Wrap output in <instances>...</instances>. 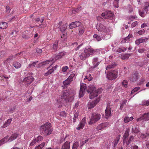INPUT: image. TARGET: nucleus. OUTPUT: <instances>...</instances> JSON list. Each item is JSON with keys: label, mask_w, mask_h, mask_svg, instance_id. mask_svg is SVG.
Wrapping results in <instances>:
<instances>
[{"label": "nucleus", "mask_w": 149, "mask_h": 149, "mask_svg": "<svg viewBox=\"0 0 149 149\" xmlns=\"http://www.w3.org/2000/svg\"><path fill=\"white\" fill-rule=\"evenodd\" d=\"M102 91L101 88L98 89L96 90L95 87L93 85L88 86L87 88V91L89 93L90 99H93L95 97H97L99 94L101 93Z\"/></svg>", "instance_id": "1"}, {"label": "nucleus", "mask_w": 149, "mask_h": 149, "mask_svg": "<svg viewBox=\"0 0 149 149\" xmlns=\"http://www.w3.org/2000/svg\"><path fill=\"white\" fill-rule=\"evenodd\" d=\"M41 131L44 134L48 135L51 134L53 130L51 124L49 122H47L40 127Z\"/></svg>", "instance_id": "2"}, {"label": "nucleus", "mask_w": 149, "mask_h": 149, "mask_svg": "<svg viewBox=\"0 0 149 149\" xmlns=\"http://www.w3.org/2000/svg\"><path fill=\"white\" fill-rule=\"evenodd\" d=\"M90 50L89 47H86L83 52H80V51L78 53L79 58L83 61L85 60L91 55Z\"/></svg>", "instance_id": "3"}, {"label": "nucleus", "mask_w": 149, "mask_h": 149, "mask_svg": "<svg viewBox=\"0 0 149 149\" xmlns=\"http://www.w3.org/2000/svg\"><path fill=\"white\" fill-rule=\"evenodd\" d=\"M67 26V24H63L60 28V31L62 33L61 35L60 40L62 42L65 41L67 38V31H66Z\"/></svg>", "instance_id": "4"}, {"label": "nucleus", "mask_w": 149, "mask_h": 149, "mask_svg": "<svg viewBox=\"0 0 149 149\" xmlns=\"http://www.w3.org/2000/svg\"><path fill=\"white\" fill-rule=\"evenodd\" d=\"M101 118V115L97 113H92L90 121L88 123L89 124H92L98 121Z\"/></svg>", "instance_id": "5"}, {"label": "nucleus", "mask_w": 149, "mask_h": 149, "mask_svg": "<svg viewBox=\"0 0 149 149\" xmlns=\"http://www.w3.org/2000/svg\"><path fill=\"white\" fill-rule=\"evenodd\" d=\"M69 91L64 90L63 92V97L66 102H72L74 99L73 97L70 95Z\"/></svg>", "instance_id": "6"}, {"label": "nucleus", "mask_w": 149, "mask_h": 149, "mask_svg": "<svg viewBox=\"0 0 149 149\" xmlns=\"http://www.w3.org/2000/svg\"><path fill=\"white\" fill-rule=\"evenodd\" d=\"M118 71L116 70H111L107 74V78L112 80L116 78L118 76Z\"/></svg>", "instance_id": "7"}, {"label": "nucleus", "mask_w": 149, "mask_h": 149, "mask_svg": "<svg viewBox=\"0 0 149 149\" xmlns=\"http://www.w3.org/2000/svg\"><path fill=\"white\" fill-rule=\"evenodd\" d=\"M96 27L98 31L102 33H107L109 31L108 28L101 23L97 24Z\"/></svg>", "instance_id": "8"}, {"label": "nucleus", "mask_w": 149, "mask_h": 149, "mask_svg": "<svg viewBox=\"0 0 149 149\" xmlns=\"http://www.w3.org/2000/svg\"><path fill=\"white\" fill-rule=\"evenodd\" d=\"M75 76V74L74 73H72L66 79L63 81V85L65 86H65L69 85L73 81L74 78Z\"/></svg>", "instance_id": "9"}, {"label": "nucleus", "mask_w": 149, "mask_h": 149, "mask_svg": "<svg viewBox=\"0 0 149 149\" xmlns=\"http://www.w3.org/2000/svg\"><path fill=\"white\" fill-rule=\"evenodd\" d=\"M100 100V97L96 98L92 102H89L88 104V109H92L94 107L96 104L98 103Z\"/></svg>", "instance_id": "10"}, {"label": "nucleus", "mask_w": 149, "mask_h": 149, "mask_svg": "<svg viewBox=\"0 0 149 149\" xmlns=\"http://www.w3.org/2000/svg\"><path fill=\"white\" fill-rule=\"evenodd\" d=\"M110 103H108L107 105L106 109L105 110V118L108 119L111 116Z\"/></svg>", "instance_id": "11"}, {"label": "nucleus", "mask_w": 149, "mask_h": 149, "mask_svg": "<svg viewBox=\"0 0 149 149\" xmlns=\"http://www.w3.org/2000/svg\"><path fill=\"white\" fill-rule=\"evenodd\" d=\"M113 14L110 11H105L102 13V16L104 19H111L113 18Z\"/></svg>", "instance_id": "12"}, {"label": "nucleus", "mask_w": 149, "mask_h": 149, "mask_svg": "<svg viewBox=\"0 0 149 149\" xmlns=\"http://www.w3.org/2000/svg\"><path fill=\"white\" fill-rule=\"evenodd\" d=\"M86 89V84H81L79 96V98L82 97L84 95L85 91Z\"/></svg>", "instance_id": "13"}, {"label": "nucleus", "mask_w": 149, "mask_h": 149, "mask_svg": "<svg viewBox=\"0 0 149 149\" xmlns=\"http://www.w3.org/2000/svg\"><path fill=\"white\" fill-rule=\"evenodd\" d=\"M136 120L137 121L141 120L146 121L149 120V111L147 113H145L140 117L137 118Z\"/></svg>", "instance_id": "14"}, {"label": "nucleus", "mask_w": 149, "mask_h": 149, "mask_svg": "<svg viewBox=\"0 0 149 149\" xmlns=\"http://www.w3.org/2000/svg\"><path fill=\"white\" fill-rule=\"evenodd\" d=\"M34 79L32 77H25L23 80V82L28 85L30 84L34 80Z\"/></svg>", "instance_id": "15"}, {"label": "nucleus", "mask_w": 149, "mask_h": 149, "mask_svg": "<svg viewBox=\"0 0 149 149\" xmlns=\"http://www.w3.org/2000/svg\"><path fill=\"white\" fill-rule=\"evenodd\" d=\"M138 72L137 71L134 72L130 77V80L132 81H136L138 79Z\"/></svg>", "instance_id": "16"}, {"label": "nucleus", "mask_w": 149, "mask_h": 149, "mask_svg": "<svg viewBox=\"0 0 149 149\" xmlns=\"http://www.w3.org/2000/svg\"><path fill=\"white\" fill-rule=\"evenodd\" d=\"M66 54V52H63L55 54L54 56V58L55 60H59L61 59Z\"/></svg>", "instance_id": "17"}, {"label": "nucleus", "mask_w": 149, "mask_h": 149, "mask_svg": "<svg viewBox=\"0 0 149 149\" xmlns=\"http://www.w3.org/2000/svg\"><path fill=\"white\" fill-rule=\"evenodd\" d=\"M32 36V33L31 31L27 30L25 31L24 32L22 37L26 39H28Z\"/></svg>", "instance_id": "18"}, {"label": "nucleus", "mask_w": 149, "mask_h": 149, "mask_svg": "<svg viewBox=\"0 0 149 149\" xmlns=\"http://www.w3.org/2000/svg\"><path fill=\"white\" fill-rule=\"evenodd\" d=\"M81 25V23L79 21H75L74 22H72L69 25V28L70 29H72L78 27L80 26Z\"/></svg>", "instance_id": "19"}, {"label": "nucleus", "mask_w": 149, "mask_h": 149, "mask_svg": "<svg viewBox=\"0 0 149 149\" xmlns=\"http://www.w3.org/2000/svg\"><path fill=\"white\" fill-rule=\"evenodd\" d=\"M99 60L98 57H95L93 60V65L92 66L93 69L97 67L101 62V61H99Z\"/></svg>", "instance_id": "20"}, {"label": "nucleus", "mask_w": 149, "mask_h": 149, "mask_svg": "<svg viewBox=\"0 0 149 149\" xmlns=\"http://www.w3.org/2000/svg\"><path fill=\"white\" fill-rule=\"evenodd\" d=\"M70 142L68 141H66L62 144L61 149H70Z\"/></svg>", "instance_id": "21"}, {"label": "nucleus", "mask_w": 149, "mask_h": 149, "mask_svg": "<svg viewBox=\"0 0 149 149\" xmlns=\"http://www.w3.org/2000/svg\"><path fill=\"white\" fill-rule=\"evenodd\" d=\"M89 49H90V52L91 55L98 54H100V52L101 51V49H94L91 47H89Z\"/></svg>", "instance_id": "22"}, {"label": "nucleus", "mask_w": 149, "mask_h": 149, "mask_svg": "<svg viewBox=\"0 0 149 149\" xmlns=\"http://www.w3.org/2000/svg\"><path fill=\"white\" fill-rule=\"evenodd\" d=\"M148 39V38H141L139 39H138L136 40L135 42L136 44L139 45L141 43L144 42L146 41H147Z\"/></svg>", "instance_id": "23"}, {"label": "nucleus", "mask_w": 149, "mask_h": 149, "mask_svg": "<svg viewBox=\"0 0 149 149\" xmlns=\"http://www.w3.org/2000/svg\"><path fill=\"white\" fill-rule=\"evenodd\" d=\"M85 123L84 120L82 119L80 123L78 125L76 129L77 130H79L81 129H83L85 125Z\"/></svg>", "instance_id": "24"}, {"label": "nucleus", "mask_w": 149, "mask_h": 149, "mask_svg": "<svg viewBox=\"0 0 149 149\" xmlns=\"http://www.w3.org/2000/svg\"><path fill=\"white\" fill-rule=\"evenodd\" d=\"M18 136V134L17 133H14L12 134L8 138V141L11 142L16 139Z\"/></svg>", "instance_id": "25"}, {"label": "nucleus", "mask_w": 149, "mask_h": 149, "mask_svg": "<svg viewBox=\"0 0 149 149\" xmlns=\"http://www.w3.org/2000/svg\"><path fill=\"white\" fill-rule=\"evenodd\" d=\"M132 132L136 134H140V131L138 127H137V126L134 125L133 126L132 129Z\"/></svg>", "instance_id": "26"}, {"label": "nucleus", "mask_w": 149, "mask_h": 149, "mask_svg": "<svg viewBox=\"0 0 149 149\" xmlns=\"http://www.w3.org/2000/svg\"><path fill=\"white\" fill-rule=\"evenodd\" d=\"M133 139L134 137L132 136H131L130 137V139H129L128 141H127L126 139H123V143L124 144L126 143L127 145H128L133 140Z\"/></svg>", "instance_id": "27"}, {"label": "nucleus", "mask_w": 149, "mask_h": 149, "mask_svg": "<svg viewBox=\"0 0 149 149\" xmlns=\"http://www.w3.org/2000/svg\"><path fill=\"white\" fill-rule=\"evenodd\" d=\"M117 65L116 63L115 62L111 63L108 65L106 68V70H107L108 69H111L114 68Z\"/></svg>", "instance_id": "28"}, {"label": "nucleus", "mask_w": 149, "mask_h": 149, "mask_svg": "<svg viewBox=\"0 0 149 149\" xmlns=\"http://www.w3.org/2000/svg\"><path fill=\"white\" fill-rule=\"evenodd\" d=\"M8 24L5 22H3L0 23V29H6L8 26Z\"/></svg>", "instance_id": "29"}, {"label": "nucleus", "mask_w": 149, "mask_h": 149, "mask_svg": "<svg viewBox=\"0 0 149 149\" xmlns=\"http://www.w3.org/2000/svg\"><path fill=\"white\" fill-rule=\"evenodd\" d=\"M79 115V111L78 110L75 111L74 113V117L73 118V123H75L77 119L78 118Z\"/></svg>", "instance_id": "30"}, {"label": "nucleus", "mask_w": 149, "mask_h": 149, "mask_svg": "<svg viewBox=\"0 0 149 149\" xmlns=\"http://www.w3.org/2000/svg\"><path fill=\"white\" fill-rule=\"evenodd\" d=\"M148 135L149 134L147 133L142 134H141L140 137L141 139H142V140H146L147 139Z\"/></svg>", "instance_id": "31"}, {"label": "nucleus", "mask_w": 149, "mask_h": 149, "mask_svg": "<svg viewBox=\"0 0 149 149\" xmlns=\"http://www.w3.org/2000/svg\"><path fill=\"white\" fill-rule=\"evenodd\" d=\"M58 40H56L53 45L52 50L56 51L58 47Z\"/></svg>", "instance_id": "32"}, {"label": "nucleus", "mask_w": 149, "mask_h": 149, "mask_svg": "<svg viewBox=\"0 0 149 149\" xmlns=\"http://www.w3.org/2000/svg\"><path fill=\"white\" fill-rule=\"evenodd\" d=\"M12 119V118H10L8 119L7 121H6L3 124V128H5L8 126L10 124Z\"/></svg>", "instance_id": "33"}, {"label": "nucleus", "mask_w": 149, "mask_h": 149, "mask_svg": "<svg viewBox=\"0 0 149 149\" xmlns=\"http://www.w3.org/2000/svg\"><path fill=\"white\" fill-rule=\"evenodd\" d=\"M139 15L142 17H144L146 14V12L145 11L143 10H139Z\"/></svg>", "instance_id": "34"}, {"label": "nucleus", "mask_w": 149, "mask_h": 149, "mask_svg": "<svg viewBox=\"0 0 149 149\" xmlns=\"http://www.w3.org/2000/svg\"><path fill=\"white\" fill-rule=\"evenodd\" d=\"M49 63H50V65L49 67H48L47 68V69L48 70L49 69V68H50V67L53 64L52 61L51 60H47L45 62H43L42 65H45L48 64H49Z\"/></svg>", "instance_id": "35"}, {"label": "nucleus", "mask_w": 149, "mask_h": 149, "mask_svg": "<svg viewBox=\"0 0 149 149\" xmlns=\"http://www.w3.org/2000/svg\"><path fill=\"white\" fill-rule=\"evenodd\" d=\"M120 140V138L118 137H116L113 142L112 146L113 147H115L117 144Z\"/></svg>", "instance_id": "36"}, {"label": "nucleus", "mask_w": 149, "mask_h": 149, "mask_svg": "<svg viewBox=\"0 0 149 149\" xmlns=\"http://www.w3.org/2000/svg\"><path fill=\"white\" fill-rule=\"evenodd\" d=\"M132 54H125L121 56V58L123 60H125L129 58L130 56Z\"/></svg>", "instance_id": "37"}, {"label": "nucleus", "mask_w": 149, "mask_h": 149, "mask_svg": "<svg viewBox=\"0 0 149 149\" xmlns=\"http://www.w3.org/2000/svg\"><path fill=\"white\" fill-rule=\"evenodd\" d=\"M79 146V144L78 142H74L73 143L72 149H77Z\"/></svg>", "instance_id": "38"}, {"label": "nucleus", "mask_w": 149, "mask_h": 149, "mask_svg": "<svg viewBox=\"0 0 149 149\" xmlns=\"http://www.w3.org/2000/svg\"><path fill=\"white\" fill-rule=\"evenodd\" d=\"M126 50V48L124 47H119L116 50V52L118 53H121L124 52Z\"/></svg>", "instance_id": "39"}, {"label": "nucleus", "mask_w": 149, "mask_h": 149, "mask_svg": "<svg viewBox=\"0 0 149 149\" xmlns=\"http://www.w3.org/2000/svg\"><path fill=\"white\" fill-rule=\"evenodd\" d=\"M144 9L146 12L147 13H149V3L146 2V6L144 8Z\"/></svg>", "instance_id": "40"}, {"label": "nucleus", "mask_w": 149, "mask_h": 149, "mask_svg": "<svg viewBox=\"0 0 149 149\" xmlns=\"http://www.w3.org/2000/svg\"><path fill=\"white\" fill-rule=\"evenodd\" d=\"M93 37L94 38L96 39L97 41H99L101 40V38L103 37V36L102 35L100 36L97 34H95L94 35Z\"/></svg>", "instance_id": "41"}, {"label": "nucleus", "mask_w": 149, "mask_h": 149, "mask_svg": "<svg viewBox=\"0 0 149 149\" xmlns=\"http://www.w3.org/2000/svg\"><path fill=\"white\" fill-rule=\"evenodd\" d=\"M13 65L14 66L16 69H18L20 68L21 66V64L18 62H15L14 63Z\"/></svg>", "instance_id": "42"}, {"label": "nucleus", "mask_w": 149, "mask_h": 149, "mask_svg": "<svg viewBox=\"0 0 149 149\" xmlns=\"http://www.w3.org/2000/svg\"><path fill=\"white\" fill-rule=\"evenodd\" d=\"M38 62V61H37L31 63H30L28 65V67L29 68H33L34 67Z\"/></svg>", "instance_id": "43"}, {"label": "nucleus", "mask_w": 149, "mask_h": 149, "mask_svg": "<svg viewBox=\"0 0 149 149\" xmlns=\"http://www.w3.org/2000/svg\"><path fill=\"white\" fill-rule=\"evenodd\" d=\"M132 35L129 34L127 37L124 39L125 42H128L130 41V39L132 38Z\"/></svg>", "instance_id": "44"}, {"label": "nucleus", "mask_w": 149, "mask_h": 149, "mask_svg": "<svg viewBox=\"0 0 149 149\" xmlns=\"http://www.w3.org/2000/svg\"><path fill=\"white\" fill-rule=\"evenodd\" d=\"M127 84L128 82L127 80H124L122 83V86L124 87L125 88H126L127 87Z\"/></svg>", "instance_id": "45"}, {"label": "nucleus", "mask_w": 149, "mask_h": 149, "mask_svg": "<svg viewBox=\"0 0 149 149\" xmlns=\"http://www.w3.org/2000/svg\"><path fill=\"white\" fill-rule=\"evenodd\" d=\"M129 132L128 131H126L123 135V139L127 140V139L129 136Z\"/></svg>", "instance_id": "46"}, {"label": "nucleus", "mask_w": 149, "mask_h": 149, "mask_svg": "<svg viewBox=\"0 0 149 149\" xmlns=\"http://www.w3.org/2000/svg\"><path fill=\"white\" fill-rule=\"evenodd\" d=\"M127 102V100H124L122 104H120V110H122L124 105H125L126 103Z\"/></svg>", "instance_id": "47"}, {"label": "nucleus", "mask_w": 149, "mask_h": 149, "mask_svg": "<svg viewBox=\"0 0 149 149\" xmlns=\"http://www.w3.org/2000/svg\"><path fill=\"white\" fill-rule=\"evenodd\" d=\"M140 89V87H135L134 88L131 92V94H133L135 92H137Z\"/></svg>", "instance_id": "48"}, {"label": "nucleus", "mask_w": 149, "mask_h": 149, "mask_svg": "<svg viewBox=\"0 0 149 149\" xmlns=\"http://www.w3.org/2000/svg\"><path fill=\"white\" fill-rule=\"evenodd\" d=\"M54 72V70L53 69H50L45 74V75L47 76L51 74L52 73Z\"/></svg>", "instance_id": "49"}, {"label": "nucleus", "mask_w": 149, "mask_h": 149, "mask_svg": "<svg viewBox=\"0 0 149 149\" xmlns=\"http://www.w3.org/2000/svg\"><path fill=\"white\" fill-rule=\"evenodd\" d=\"M81 10V7H78V8L75 9H73L72 10V13H76L78 12L79 10Z\"/></svg>", "instance_id": "50"}, {"label": "nucleus", "mask_w": 149, "mask_h": 149, "mask_svg": "<svg viewBox=\"0 0 149 149\" xmlns=\"http://www.w3.org/2000/svg\"><path fill=\"white\" fill-rule=\"evenodd\" d=\"M59 115L61 116L66 117L67 116V114L65 111H62L60 113Z\"/></svg>", "instance_id": "51"}, {"label": "nucleus", "mask_w": 149, "mask_h": 149, "mask_svg": "<svg viewBox=\"0 0 149 149\" xmlns=\"http://www.w3.org/2000/svg\"><path fill=\"white\" fill-rule=\"evenodd\" d=\"M43 139L42 136H39L36 139L35 141H41Z\"/></svg>", "instance_id": "52"}, {"label": "nucleus", "mask_w": 149, "mask_h": 149, "mask_svg": "<svg viewBox=\"0 0 149 149\" xmlns=\"http://www.w3.org/2000/svg\"><path fill=\"white\" fill-rule=\"evenodd\" d=\"M84 28H81L79 30V35H81L84 33Z\"/></svg>", "instance_id": "53"}, {"label": "nucleus", "mask_w": 149, "mask_h": 149, "mask_svg": "<svg viewBox=\"0 0 149 149\" xmlns=\"http://www.w3.org/2000/svg\"><path fill=\"white\" fill-rule=\"evenodd\" d=\"M20 54L19 53H18L16 54L15 56H10L7 59L8 61H9L10 60H11L13 59V58L15 57V56H17V55H19Z\"/></svg>", "instance_id": "54"}, {"label": "nucleus", "mask_w": 149, "mask_h": 149, "mask_svg": "<svg viewBox=\"0 0 149 149\" xmlns=\"http://www.w3.org/2000/svg\"><path fill=\"white\" fill-rule=\"evenodd\" d=\"M146 50V49L144 48H140L138 49V51L139 53H143Z\"/></svg>", "instance_id": "55"}, {"label": "nucleus", "mask_w": 149, "mask_h": 149, "mask_svg": "<svg viewBox=\"0 0 149 149\" xmlns=\"http://www.w3.org/2000/svg\"><path fill=\"white\" fill-rule=\"evenodd\" d=\"M103 128H104V127H107L109 125V123L108 122H106L104 123H101Z\"/></svg>", "instance_id": "56"}, {"label": "nucleus", "mask_w": 149, "mask_h": 149, "mask_svg": "<svg viewBox=\"0 0 149 149\" xmlns=\"http://www.w3.org/2000/svg\"><path fill=\"white\" fill-rule=\"evenodd\" d=\"M103 128L102 127V126L101 124H100L96 128L97 130H101V129Z\"/></svg>", "instance_id": "57"}, {"label": "nucleus", "mask_w": 149, "mask_h": 149, "mask_svg": "<svg viewBox=\"0 0 149 149\" xmlns=\"http://www.w3.org/2000/svg\"><path fill=\"white\" fill-rule=\"evenodd\" d=\"M68 69V68L67 66L63 67L62 68V71L65 72Z\"/></svg>", "instance_id": "58"}, {"label": "nucleus", "mask_w": 149, "mask_h": 149, "mask_svg": "<svg viewBox=\"0 0 149 149\" xmlns=\"http://www.w3.org/2000/svg\"><path fill=\"white\" fill-rule=\"evenodd\" d=\"M118 2H117L115 1H114V2L113 3V5L114 6L116 7V8H118Z\"/></svg>", "instance_id": "59"}, {"label": "nucleus", "mask_w": 149, "mask_h": 149, "mask_svg": "<svg viewBox=\"0 0 149 149\" xmlns=\"http://www.w3.org/2000/svg\"><path fill=\"white\" fill-rule=\"evenodd\" d=\"M137 21H135L132 23L131 25V27H134L135 26L138 24Z\"/></svg>", "instance_id": "60"}, {"label": "nucleus", "mask_w": 149, "mask_h": 149, "mask_svg": "<svg viewBox=\"0 0 149 149\" xmlns=\"http://www.w3.org/2000/svg\"><path fill=\"white\" fill-rule=\"evenodd\" d=\"M130 121V120L129 119V117H125L124 119V122L125 123H128V122Z\"/></svg>", "instance_id": "61"}, {"label": "nucleus", "mask_w": 149, "mask_h": 149, "mask_svg": "<svg viewBox=\"0 0 149 149\" xmlns=\"http://www.w3.org/2000/svg\"><path fill=\"white\" fill-rule=\"evenodd\" d=\"M36 51L38 54H41L42 51L41 49L38 48L36 49Z\"/></svg>", "instance_id": "62"}, {"label": "nucleus", "mask_w": 149, "mask_h": 149, "mask_svg": "<svg viewBox=\"0 0 149 149\" xmlns=\"http://www.w3.org/2000/svg\"><path fill=\"white\" fill-rule=\"evenodd\" d=\"M6 12L8 13L10 12V8L9 6H6Z\"/></svg>", "instance_id": "63"}, {"label": "nucleus", "mask_w": 149, "mask_h": 149, "mask_svg": "<svg viewBox=\"0 0 149 149\" xmlns=\"http://www.w3.org/2000/svg\"><path fill=\"white\" fill-rule=\"evenodd\" d=\"M146 149H149V141H147L146 142Z\"/></svg>", "instance_id": "64"}]
</instances>
